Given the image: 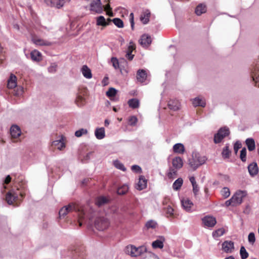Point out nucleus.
I'll use <instances>...</instances> for the list:
<instances>
[{
    "label": "nucleus",
    "instance_id": "40",
    "mask_svg": "<svg viewBox=\"0 0 259 259\" xmlns=\"http://www.w3.org/2000/svg\"><path fill=\"white\" fill-rule=\"evenodd\" d=\"M225 233V229L223 228H220L212 233V236L214 238L221 237Z\"/></svg>",
    "mask_w": 259,
    "mask_h": 259
},
{
    "label": "nucleus",
    "instance_id": "7",
    "mask_svg": "<svg viewBox=\"0 0 259 259\" xmlns=\"http://www.w3.org/2000/svg\"><path fill=\"white\" fill-rule=\"evenodd\" d=\"M203 224L207 227H213L217 223V221L215 218L207 215L204 217L202 219Z\"/></svg>",
    "mask_w": 259,
    "mask_h": 259
},
{
    "label": "nucleus",
    "instance_id": "24",
    "mask_svg": "<svg viewBox=\"0 0 259 259\" xmlns=\"http://www.w3.org/2000/svg\"><path fill=\"white\" fill-rule=\"evenodd\" d=\"M81 70L83 76L86 78L90 79L92 77L91 70L87 65H83Z\"/></svg>",
    "mask_w": 259,
    "mask_h": 259
},
{
    "label": "nucleus",
    "instance_id": "55",
    "mask_svg": "<svg viewBox=\"0 0 259 259\" xmlns=\"http://www.w3.org/2000/svg\"><path fill=\"white\" fill-rule=\"evenodd\" d=\"M145 259H159V258L155 254L149 252L147 253V256H146Z\"/></svg>",
    "mask_w": 259,
    "mask_h": 259
},
{
    "label": "nucleus",
    "instance_id": "34",
    "mask_svg": "<svg viewBox=\"0 0 259 259\" xmlns=\"http://www.w3.org/2000/svg\"><path fill=\"white\" fill-rule=\"evenodd\" d=\"M108 199L104 196L98 197L96 200V204L100 207L108 202Z\"/></svg>",
    "mask_w": 259,
    "mask_h": 259
},
{
    "label": "nucleus",
    "instance_id": "43",
    "mask_svg": "<svg viewBox=\"0 0 259 259\" xmlns=\"http://www.w3.org/2000/svg\"><path fill=\"white\" fill-rule=\"evenodd\" d=\"M240 254L241 259H246L249 255L248 253L243 246H242L240 248Z\"/></svg>",
    "mask_w": 259,
    "mask_h": 259
},
{
    "label": "nucleus",
    "instance_id": "3",
    "mask_svg": "<svg viewBox=\"0 0 259 259\" xmlns=\"http://www.w3.org/2000/svg\"><path fill=\"white\" fill-rule=\"evenodd\" d=\"M109 225L108 220L103 217L98 218L95 221V227L99 231H103L106 229Z\"/></svg>",
    "mask_w": 259,
    "mask_h": 259
},
{
    "label": "nucleus",
    "instance_id": "54",
    "mask_svg": "<svg viewBox=\"0 0 259 259\" xmlns=\"http://www.w3.org/2000/svg\"><path fill=\"white\" fill-rule=\"evenodd\" d=\"M131 169L133 171L136 173H141L142 171L141 167L138 165H132L131 167Z\"/></svg>",
    "mask_w": 259,
    "mask_h": 259
},
{
    "label": "nucleus",
    "instance_id": "15",
    "mask_svg": "<svg viewBox=\"0 0 259 259\" xmlns=\"http://www.w3.org/2000/svg\"><path fill=\"white\" fill-rule=\"evenodd\" d=\"M147 181L143 176L139 177V181L136 188L137 190H142L147 187Z\"/></svg>",
    "mask_w": 259,
    "mask_h": 259
},
{
    "label": "nucleus",
    "instance_id": "64",
    "mask_svg": "<svg viewBox=\"0 0 259 259\" xmlns=\"http://www.w3.org/2000/svg\"><path fill=\"white\" fill-rule=\"evenodd\" d=\"M132 51H127L126 54V57L129 60H133V58H134V55L132 54Z\"/></svg>",
    "mask_w": 259,
    "mask_h": 259
},
{
    "label": "nucleus",
    "instance_id": "33",
    "mask_svg": "<svg viewBox=\"0 0 259 259\" xmlns=\"http://www.w3.org/2000/svg\"><path fill=\"white\" fill-rule=\"evenodd\" d=\"M183 183V180L182 178H178L172 184V188L174 190H179L182 187Z\"/></svg>",
    "mask_w": 259,
    "mask_h": 259
},
{
    "label": "nucleus",
    "instance_id": "50",
    "mask_svg": "<svg viewBox=\"0 0 259 259\" xmlns=\"http://www.w3.org/2000/svg\"><path fill=\"white\" fill-rule=\"evenodd\" d=\"M57 68V65L55 63H52L48 67V71L50 73H54L56 72Z\"/></svg>",
    "mask_w": 259,
    "mask_h": 259
},
{
    "label": "nucleus",
    "instance_id": "49",
    "mask_svg": "<svg viewBox=\"0 0 259 259\" xmlns=\"http://www.w3.org/2000/svg\"><path fill=\"white\" fill-rule=\"evenodd\" d=\"M88 131L84 128H81L78 131H76L75 133V136L77 137H80L83 135L87 134Z\"/></svg>",
    "mask_w": 259,
    "mask_h": 259
},
{
    "label": "nucleus",
    "instance_id": "44",
    "mask_svg": "<svg viewBox=\"0 0 259 259\" xmlns=\"http://www.w3.org/2000/svg\"><path fill=\"white\" fill-rule=\"evenodd\" d=\"M113 164L115 167L117 169H119L123 171H125L126 170V168L124 165L119 161L115 160L113 162Z\"/></svg>",
    "mask_w": 259,
    "mask_h": 259
},
{
    "label": "nucleus",
    "instance_id": "18",
    "mask_svg": "<svg viewBox=\"0 0 259 259\" xmlns=\"http://www.w3.org/2000/svg\"><path fill=\"white\" fill-rule=\"evenodd\" d=\"M183 165V159L180 157H176L172 159V167L179 169Z\"/></svg>",
    "mask_w": 259,
    "mask_h": 259
},
{
    "label": "nucleus",
    "instance_id": "4",
    "mask_svg": "<svg viewBox=\"0 0 259 259\" xmlns=\"http://www.w3.org/2000/svg\"><path fill=\"white\" fill-rule=\"evenodd\" d=\"M251 77L255 85L259 87V61L256 63L251 71Z\"/></svg>",
    "mask_w": 259,
    "mask_h": 259
},
{
    "label": "nucleus",
    "instance_id": "39",
    "mask_svg": "<svg viewBox=\"0 0 259 259\" xmlns=\"http://www.w3.org/2000/svg\"><path fill=\"white\" fill-rule=\"evenodd\" d=\"M108 24L105 19V18L100 16L97 18V25L99 26H105Z\"/></svg>",
    "mask_w": 259,
    "mask_h": 259
},
{
    "label": "nucleus",
    "instance_id": "28",
    "mask_svg": "<svg viewBox=\"0 0 259 259\" xmlns=\"http://www.w3.org/2000/svg\"><path fill=\"white\" fill-rule=\"evenodd\" d=\"M173 150L175 153L182 154L185 152V147L183 144L177 143L174 145Z\"/></svg>",
    "mask_w": 259,
    "mask_h": 259
},
{
    "label": "nucleus",
    "instance_id": "61",
    "mask_svg": "<svg viewBox=\"0 0 259 259\" xmlns=\"http://www.w3.org/2000/svg\"><path fill=\"white\" fill-rule=\"evenodd\" d=\"M104 9L106 11L107 14L108 15L112 16V12L111 11V8H110L109 4H107L105 7Z\"/></svg>",
    "mask_w": 259,
    "mask_h": 259
},
{
    "label": "nucleus",
    "instance_id": "41",
    "mask_svg": "<svg viewBox=\"0 0 259 259\" xmlns=\"http://www.w3.org/2000/svg\"><path fill=\"white\" fill-rule=\"evenodd\" d=\"M157 226V223L153 220H149L145 224V227L147 229H155Z\"/></svg>",
    "mask_w": 259,
    "mask_h": 259
},
{
    "label": "nucleus",
    "instance_id": "32",
    "mask_svg": "<svg viewBox=\"0 0 259 259\" xmlns=\"http://www.w3.org/2000/svg\"><path fill=\"white\" fill-rule=\"evenodd\" d=\"M206 12V8L205 5L203 4H199L195 9V13L197 15L200 16L203 13Z\"/></svg>",
    "mask_w": 259,
    "mask_h": 259
},
{
    "label": "nucleus",
    "instance_id": "16",
    "mask_svg": "<svg viewBox=\"0 0 259 259\" xmlns=\"http://www.w3.org/2000/svg\"><path fill=\"white\" fill-rule=\"evenodd\" d=\"M248 170L249 173V175L253 177L256 175L258 171V168L257 166V164L256 162H253L248 166Z\"/></svg>",
    "mask_w": 259,
    "mask_h": 259
},
{
    "label": "nucleus",
    "instance_id": "42",
    "mask_svg": "<svg viewBox=\"0 0 259 259\" xmlns=\"http://www.w3.org/2000/svg\"><path fill=\"white\" fill-rule=\"evenodd\" d=\"M65 2V0H51L52 4L58 8L63 7Z\"/></svg>",
    "mask_w": 259,
    "mask_h": 259
},
{
    "label": "nucleus",
    "instance_id": "12",
    "mask_svg": "<svg viewBox=\"0 0 259 259\" xmlns=\"http://www.w3.org/2000/svg\"><path fill=\"white\" fill-rule=\"evenodd\" d=\"M139 42L143 47H147L151 44L152 39L150 35L145 34L142 35Z\"/></svg>",
    "mask_w": 259,
    "mask_h": 259
},
{
    "label": "nucleus",
    "instance_id": "63",
    "mask_svg": "<svg viewBox=\"0 0 259 259\" xmlns=\"http://www.w3.org/2000/svg\"><path fill=\"white\" fill-rule=\"evenodd\" d=\"M192 186H193V192L194 194V195L196 196L197 195L198 192L199 190L198 185L196 184V185H193Z\"/></svg>",
    "mask_w": 259,
    "mask_h": 259
},
{
    "label": "nucleus",
    "instance_id": "51",
    "mask_svg": "<svg viewBox=\"0 0 259 259\" xmlns=\"http://www.w3.org/2000/svg\"><path fill=\"white\" fill-rule=\"evenodd\" d=\"M138 121L137 118L135 116L130 117L128 119V124L131 126H135Z\"/></svg>",
    "mask_w": 259,
    "mask_h": 259
},
{
    "label": "nucleus",
    "instance_id": "38",
    "mask_svg": "<svg viewBox=\"0 0 259 259\" xmlns=\"http://www.w3.org/2000/svg\"><path fill=\"white\" fill-rule=\"evenodd\" d=\"M128 190V186L127 185H123L119 187L117 190V193L119 195H124Z\"/></svg>",
    "mask_w": 259,
    "mask_h": 259
},
{
    "label": "nucleus",
    "instance_id": "56",
    "mask_svg": "<svg viewBox=\"0 0 259 259\" xmlns=\"http://www.w3.org/2000/svg\"><path fill=\"white\" fill-rule=\"evenodd\" d=\"M111 62L112 63V65L115 69H117L119 67V62L118 60L116 58L112 57L111 58Z\"/></svg>",
    "mask_w": 259,
    "mask_h": 259
},
{
    "label": "nucleus",
    "instance_id": "8",
    "mask_svg": "<svg viewBox=\"0 0 259 259\" xmlns=\"http://www.w3.org/2000/svg\"><path fill=\"white\" fill-rule=\"evenodd\" d=\"M222 249L227 253H231L234 249V244L232 241H225L222 243Z\"/></svg>",
    "mask_w": 259,
    "mask_h": 259
},
{
    "label": "nucleus",
    "instance_id": "29",
    "mask_svg": "<svg viewBox=\"0 0 259 259\" xmlns=\"http://www.w3.org/2000/svg\"><path fill=\"white\" fill-rule=\"evenodd\" d=\"M178 170L172 166L170 167L166 173L168 178L169 179H175L177 176Z\"/></svg>",
    "mask_w": 259,
    "mask_h": 259
},
{
    "label": "nucleus",
    "instance_id": "6",
    "mask_svg": "<svg viewBox=\"0 0 259 259\" xmlns=\"http://www.w3.org/2000/svg\"><path fill=\"white\" fill-rule=\"evenodd\" d=\"M243 197V192L239 191L236 193L231 198V201L233 202V206H237L240 204L242 202Z\"/></svg>",
    "mask_w": 259,
    "mask_h": 259
},
{
    "label": "nucleus",
    "instance_id": "2",
    "mask_svg": "<svg viewBox=\"0 0 259 259\" xmlns=\"http://www.w3.org/2000/svg\"><path fill=\"white\" fill-rule=\"evenodd\" d=\"M19 195L21 198L24 197V194L20 192L18 190L16 191L12 190L7 193L6 195V200L9 205L13 204L14 202H16L19 199Z\"/></svg>",
    "mask_w": 259,
    "mask_h": 259
},
{
    "label": "nucleus",
    "instance_id": "19",
    "mask_svg": "<svg viewBox=\"0 0 259 259\" xmlns=\"http://www.w3.org/2000/svg\"><path fill=\"white\" fill-rule=\"evenodd\" d=\"M192 104L194 107L201 106L204 107L206 105V102L203 98L198 97L193 99Z\"/></svg>",
    "mask_w": 259,
    "mask_h": 259
},
{
    "label": "nucleus",
    "instance_id": "9",
    "mask_svg": "<svg viewBox=\"0 0 259 259\" xmlns=\"http://www.w3.org/2000/svg\"><path fill=\"white\" fill-rule=\"evenodd\" d=\"M181 203L184 209L187 212L192 211L193 203L188 198H183L181 200Z\"/></svg>",
    "mask_w": 259,
    "mask_h": 259
},
{
    "label": "nucleus",
    "instance_id": "5",
    "mask_svg": "<svg viewBox=\"0 0 259 259\" xmlns=\"http://www.w3.org/2000/svg\"><path fill=\"white\" fill-rule=\"evenodd\" d=\"M90 7V10L97 13H101L103 11L101 0L94 1L91 4Z\"/></svg>",
    "mask_w": 259,
    "mask_h": 259
},
{
    "label": "nucleus",
    "instance_id": "36",
    "mask_svg": "<svg viewBox=\"0 0 259 259\" xmlns=\"http://www.w3.org/2000/svg\"><path fill=\"white\" fill-rule=\"evenodd\" d=\"M128 104L130 107L133 109L137 108L139 106V101L136 98L128 100Z\"/></svg>",
    "mask_w": 259,
    "mask_h": 259
},
{
    "label": "nucleus",
    "instance_id": "47",
    "mask_svg": "<svg viewBox=\"0 0 259 259\" xmlns=\"http://www.w3.org/2000/svg\"><path fill=\"white\" fill-rule=\"evenodd\" d=\"M117 91L113 88H110L108 91L106 92V95L108 97H113L116 94Z\"/></svg>",
    "mask_w": 259,
    "mask_h": 259
},
{
    "label": "nucleus",
    "instance_id": "48",
    "mask_svg": "<svg viewBox=\"0 0 259 259\" xmlns=\"http://www.w3.org/2000/svg\"><path fill=\"white\" fill-rule=\"evenodd\" d=\"M240 158L242 162L246 161V149L245 148H243L241 150Z\"/></svg>",
    "mask_w": 259,
    "mask_h": 259
},
{
    "label": "nucleus",
    "instance_id": "13",
    "mask_svg": "<svg viewBox=\"0 0 259 259\" xmlns=\"http://www.w3.org/2000/svg\"><path fill=\"white\" fill-rule=\"evenodd\" d=\"M10 134L13 138H17L21 134V129L18 125H13L10 128Z\"/></svg>",
    "mask_w": 259,
    "mask_h": 259
},
{
    "label": "nucleus",
    "instance_id": "22",
    "mask_svg": "<svg viewBox=\"0 0 259 259\" xmlns=\"http://www.w3.org/2000/svg\"><path fill=\"white\" fill-rule=\"evenodd\" d=\"M168 106L170 109L177 111L179 109L180 104L177 100H171L168 102Z\"/></svg>",
    "mask_w": 259,
    "mask_h": 259
},
{
    "label": "nucleus",
    "instance_id": "53",
    "mask_svg": "<svg viewBox=\"0 0 259 259\" xmlns=\"http://www.w3.org/2000/svg\"><path fill=\"white\" fill-rule=\"evenodd\" d=\"M14 95L15 96H21L23 93V88L21 86L18 87L17 89L14 91Z\"/></svg>",
    "mask_w": 259,
    "mask_h": 259
},
{
    "label": "nucleus",
    "instance_id": "30",
    "mask_svg": "<svg viewBox=\"0 0 259 259\" xmlns=\"http://www.w3.org/2000/svg\"><path fill=\"white\" fill-rule=\"evenodd\" d=\"M231 150L229 149V144H226L222 152V156L224 159L229 158L231 154Z\"/></svg>",
    "mask_w": 259,
    "mask_h": 259
},
{
    "label": "nucleus",
    "instance_id": "57",
    "mask_svg": "<svg viewBox=\"0 0 259 259\" xmlns=\"http://www.w3.org/2000/svg\"><path fill=\"white\" fill-rule=\"evenodd\" d=\"M241 143L239 141H237L235 143L234 145V150L235 154L237 153L238 150L241 148Z\"/></svg>",
    "mask_w": 259,
    "mask_h": 259
},
{
    "label": "nucleus",
    "instance_id": "14",
    "mask_svg": "<svg viewBox=\"0 0 259 259\" xmlns=\"http://www.w3.org/2000/svg\"><path fill=\"white\" fill-rule=\"evenodd\" d=\"M164 241V237L162 236H160L156 240L152 242V246L153 248L161 249L163 247V242Z\"/></svg>",
    "mask_w": 259,
    "mask_h": 259
},
{
    "label": "nucleus",
    "instance_id": "35",
    "mask_svg": "<svg viewBox=\"0 0 259 259\" xmlns=\"http://www.w3.org/2000/svg\"><path fill=\"white\" fill-rule=\"evenodd\" d=\"M223 131H222V130H219L218 131V133L214 135L213 139L214 143H220L224 138L223 136L221 135V133Z\"/></svg>",
    "mask_w": 259,
    "mask_h": 259
},
{
    "label": "nucleus",
    "instance_id": "31",
    "mask_svg": "<svg viewBox=\"0 0 259 259\" xmlns=\"http://www.w3.org/2000/svg\"><path fill=\"white\" fill-rule=\"evenodd\" d=\"M246 145L250 151L254 150L255 148L254 140L252 138H248L245 141Z\"/></svg>",
    "mask_w": 259,
    "mask_h": 259
},
{
    "label": "nucleus",
    "instance_id": "37",
    "mask_svg": "<svg viewBox=\"0 0 259 259\" xmlns=\"http://www.w3.org/2000/svg\"><path fill=\"white\" fill-rule=\"evenodd\" d=\"M135 246L133 245H127L125 249V252L132 257H135Z\"/></svg>",
    "mask_w": 259,
    "mask_h": 259
},
{
    "label": "nucleus",
    "instance_id": "25",
    "mask_svg": "<svg viewBox=\"0 0 259 259\" xmlns=\"http://www.w3.org/2000/svg\"><path fill=\"white\" fill-rule=\"evenodd\" d=\"M95 135L97 139L101 140L105 137V129L104 127L96 128L95 131Z\"/></svg>",
    "mask_w": 259,
    "mask_h": 259
},
{
    "label": "nucleus",
    "instance_id": "59",
    "mask_svg": "<svg viewBox=\"0 0 259 259\" xmlns=\"http://www.w3.org/2000/svg\"><path fill=\"white\" fill-rule=\"evenodd\" d=\"M220 130H222V131H223L222 132L221 135L223 136L224 138H225L228 135H229V130L228 128H227L226 127H224L221 128Z\"/></svg>",
    "mask_w": 259,
    "mask_h": 259
},
{
    "label": "nucleus",
    "instance_id": "11",
    "mask_svg": "<svg viewBox=\"0 0 259 259\" xmlns=\"http://www.w3.org/2000/svg\"><path fill=\"white\" fill-rule=\"evenodd\" d=\"M75 209V206L72 204H69L67 206H64L62 208L59 212V216L60 218L64 217L68 213Z\"/></svg>",
    "mask_w": 259,
    "mask_h": 259
},
{
    "label": "nucleus",
    "instance_id": "20",
    "mask_svg": "<svg viewBox=\"0 0 259 259\" xmlns=\"http://www.w3.org/2000/svg\"><path fill=\"white\" fill-rule=\"evenodd\" d=\"M147 78V73L145 70L143 69L139 70L137 72V79L138 81L143 83Z\"/></svg>",
    "mask_w": 259,
    "mask_h": 259
},
{
    "label": "nucleus",
    "instance_id": "27",
    "mask_svg": "<svg viewBox=\"0 0 259 259\" xmlns=\"http://www.w3.org/2000/svg\"><path fill=\"white\" fill-rule=\"evenodd\" d=\"M33 42L37 46H50L51 43L45 40L44 39H41L38 38H33L32 39Z\"/></svg>",
    "mask_w": 259,
    "mask_h": 259
},
{
    "label": "nucleus",
    "instance_id": "58",
    "mask_svg": "<svg viewBox=\"0 0 259 259\" xmlns=\"http://www.w3.org/2000/svg\"><path fill=\"white\" fill-rule=\"evenodd\" d=\"M83 100H84V99L83 97H82L80 96H78V97H77L76 100V104L77 105V106H81L83 105Z\"/></svg>",
    "mask_w": 259,
    "mask_h": 259
},
{
    "label": "nucleus",
    "instance_id": "21",
    "mask_svg": "<svg viewBox=\"0 0 259 259\" xmlns=\"http://www.w3.org/2000/svg\"><path fill=\"white\" fill-rule=\"evenodd\" d=\"M30 57L33 61L39 62L42 60L41 53L36 50L32 51L30 53Z\"/></svg>",
    "mask_w": 259,
    "mask_h": 259
},
{
    "label": "nucleus",
    "instance_id": "46",
    "mask_svg": "<svg viewBox=\"0 0 259 259\" xmlns=\"http://www.w3.org/2000/svg\"><path fill=\"white\" fill-rule=\"evenodd\" d=\"M113 23L118 28H122L123 27V21L119 18H114L112 20Z\"/></svg>",
    "mask_w": 259,
    "mask_h": 259
},
{
    "label": "nucleus",
    "instance_id": "62",
    "mask_svg": "<svg viewBox=\"0 0 259 259\" xmlns=\"http://www.w3.org/2000/svg\"><path fill=\"white\" fill-rule=\"evenodd\" d=\"M130 20L132 29H134V14L131 13L130 15Z\"/></svg>",
    "mask_w": 259,
    "mask_h": 259
},
{
    "label": "nucleus",
    "instance_id": "60",
    "mask_svg": "<svg viewBox=\"0 0 259 259\" xmlns=\"http://www.w3.org/2000/svg\"><path fill=\"white\" fill-rule=\"evenodd\" d=\"M165 212L169 216H171L173 215L174 209L170 206L168 205L166 208Z\"/></svg>",
    "mask_w": 259,
    "mask_h": 259
},
{
    "label": "nucleus",
    "instance_id": "10",
    "mask_svg": "<svg viewBox=\"0 0 259 259\" xmlns=\"http://www.w3.org/2000/svg\"><path fill=\"white\" fill-rule=\"evenodd\" d=\"M135 257L139 256H147V253L149 251H147V248L145 246H140L138 247H136L135 246Z\"/></svg>",
    "mask_w": 259,
    "mask_h": 259
},
{
    "label": "nucleus",
    "instance_id": "23",
    "mask_svg": "<svg viewBox=\"0 0 259 259\" xmlns=\"http://www.w3.org/2000/svg\"><path fill=\"white\" fill-rule=\"evenodd\" d=\"M17 78L16 76L13 74H11L9 79L8 80L7 86L9 89H13L17 85Z\"/></svg>",
    "mask_w": 259,
    "mask_h": 259
},
{
    "label": "nucleus",
    "instance_id": "1",
    "mask_svg": "<svg viewBox=\"0 0 259 259\" xmlns=\"http://www.w3.org/2000/svg\"><path fill=\"white\" fill-rule=\"evenodd\" d=\"M206 160L205 156H202L196 152H193L192 157L189 159V165L193 170H196L199 166L204 164Z\"/></svg>",
    "mask_w": 259,
    "mask_h": 259
},
{
    "label": "nucleus",
    "instance_id": "45",
    "mask_svg": "<svg viewBox=\"0 0 259 259\" xmlns=\"http://www.w3.org/2000/svg\"><path fill=\"white\" fill-rule=\"evenodd\" d=\"M221 194L225 198H228L230 195V190L227 187H224L221 190Z\"/></svg>",
    "mask_w": 259,
    "mask_h": 259
},
{
    "label": "nucleus",
    "instance_id": "17",
    "mask_svg": "<svg viewBox=\"0 0 259 259\" xmlns=\"http://www.w3.org/2000/svg\"><path fill=\"white\" fill-rule=\"evenodd\" d=\"M52 144L59 150H62L65 147L64 138L62 136L60 139L53 141Z\"/></svg>",
    "mask_w": 259,
    "mask_h": 259
},
{
    "label": "nucleus",
    "instance_id": "26",
    "mask_svg": "<svg viewBox=\"0 0 259 259\" xmlns=\"http://www.w3.org/2000/svg\"><path fill=\"white\" fill-rule=\"evenodd\" d=\"M150 16V12L149 10H145L141 14L140 16V20L144 24L148 23L149 21V17Z\"/></svg>",
    "mask_w": 259,
    "mask_h": 259
},
{
    "label": "nucleus",
    "instance_id": "52",
    "mask_svg": "<svg viewBox=\"0 0 259 259\" xmlns=\"http://www.w3.org/2000/svg\"><path fill=\"white\" fill-rule=\"evenodd\" d=\"M248 242L250 244H254V243L255 241V235H254V233L251 232L249 234L248 236Z\"/></svg>",
    "mask_w": 259,
    "mask_h": 259
}]
</instances>
